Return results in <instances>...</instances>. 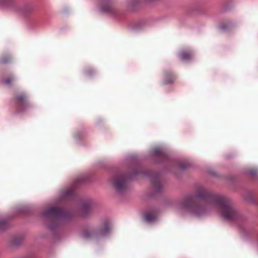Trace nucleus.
Segmentation results:
<instances>
[{
  "instance_id": "f257e3e1",
  "label": "nucleus",
  "mask_w": 258,
  "mask_h": 258,
  "mask_svg": "<svg viewBox=\"0 0 258 258\" xmlns=\"http://www.w3.org/2000/svg\"><path fill=\"white\" fill-rule=\"evenodd\" d=\"M176 206L178 209L187 210L197 216L204 215L215 210L228 220H236L239 217L238 212L229 199L204 187L198 189L195 195L184 197L177 203Z\"/></svg>"
},
{
  "instance_id": "f03ea898",
  "label": "nucleus",
  "mask_w": 258,
  "mask_h": 258,
  "mask_svg": "<svg viewBox=\"0 0 258 258\" xmlns=\"http://www.w3.org/2000/svg\"><path fill=\"white\" fill-rule=\"evenodd\" d=\"M43 215L47 219V225L52 230H54L61 221L71 217L70 213L57 207L47 209L43 213Z\"/></svg>"
},
{
  "instance_id": "7ed1b4c3",
  "label": "nucleus",
  "mask_w": 258,
  "mask_h": 258,
  "mask_svg": "<svg viewBox=\"0 0 258 258\" xmlns=\"http://www.w3.org/2000/svg\"><path fill=\"white\" fill-rule=\"evenodd\" d=\"M109 230V223L106 221L96 227H85L82 231V235L87 239L97 240L106 236Z\"/></svg>"
},
{
  "instance_id": "20e7f679",
  "label": "nucleus",
  "mask_w": 258,
  "mask_h": 258,
  "mask_svg": "<svg viewBox=\"0 0 258 258\" xmlns=\"http://www.w3.org/2000/svg\"><path fill=\"white\" fill-rule=\"evenodd\" d=\"M131 175L130 177H132ZM130 177L126 173H117L111 179V183L118 192H123L128 188V179Z\"/></svg>"
},
{
  "instance_id": "39448f33",
  "label": "nucleus",
  "mask_w": 258,
  "mask_h": 258,
  "mask_svg": "<svg viewBox=\"0 0 258 258\" xmlns=\"http://www.w3.org/2000/svg\"><path fill=\"white\" fill-rule=\"evenodd\" d=\"M16 101L17 102L18 107L20 108L21 110H24L27 108L30 107L31 104L28 100L27 95L24 93L18 94L16 97Z\"/></svg>"
},
{
  "instance_id": "423d86ee",
  "label": "nucleus",
  "mask_w": 258,
  "mask_h": 258,
  "mask_svg": "<svg viewBox=\"0 0 258 258\" xmlns=\"http://www.w3.org/2000/svg\"><path fill=\"white\" fill-rule=\"evenodd\" d=\"M152 186L156 192L161 191L162 190V184L160 181L158 174L154 173V176L151 178Z\"/></svg>"
},
{
  "instance_id": "0eeeda50",
  "label": "nucleus",
  "mask_w": 258,
  "mask_h": 258,
  "mask_svg": "<svg viewBox=\"0 0 258 258\" xmlns=\"http://www.w3.org/2000/svg\"><path fill=\"white\" fill-rule=\"evenodd\" d=\"M175 79V76L173 72L167 71L164 72V85L172 84Z\"/></svg>"
},
{
  "instance_id": "6e6552de",
  "label": "nucleus",
  "mask_w": 258,
  "mask_h": 258,
  "mask_svg": "<svg viewBox=\"0 0 258 258\" xmlns=\"http://www.w3.org/2000/svg\"><path fill=\"white\" fill-rule=\"evenodd\" d=\"M113 3L112 0H102L101 9L106 12H111L113 9Z\"/></svg>"
},
{
  "instance_id": "1a4fd4ad",
  "label": "nucleus",
  "mask_w": 258,
  "mask_h": 258,
  "mask_svg": "<svg viewBox=\"0 0 258 258\" xmlns=\"http://www.w3.org/2000/svg\"><path fill=\"white\" fill-rule=\"evenodd\" d=\"M157 216V212L155 210L148 211L145 213L144 219L147 222H151L155 220Z\"/></svg>"
},
{
  "instance_id": "9d476101",
  "label": "nucleus",
  "mask_w": 258,
  "mask_h": 258,
  "mask_svg": "<svg viewBox=\"0 0 258 258\" xmlns=\"http://www.w3.org/2000/svg\"><path fill=\"white\" fill-rule=\"evenodd\" d=\"M75 196V190L74 187H71L66 189L63 192V197L67 199H73Z\"/></svg>"
},
{
  "instance_id": "9b49d317",
  "label": "nucleus",
  "mask_w": 258,
  "mask_h": 258,
  "mask_svg": "<svg viewBox=\"0 0 258 258\" xmlns=\"http://www.w3.org/2000/svg\"><path fill=\"white\" fill-rule=\"evenodd\" d=\"M91 206L90 203H87L84 204L82 208L83 216L86 217L91 211Z\"/></svg>"
},
{
  "instance_id": "f8f14e48",
  "label": "nucleus",
  "mask_w": 258,
  "mask_h": 258,
  "mask_svg": "<svg viewBox=\"0 0 258 258\" xmlns=\"http://www.w3.org/2000/svg\"><path fill=\"white\" fill-rule=\"evenodd\" d=\"M178 56L182 60H188L191 58V54L189 51H182L179 53Z\"/></svg>"
},
{
  "instance_id": "ddd939ff",
  "label": "nucleus",
  "mask_w": 258,
  "mask_h": 258,
  "mask_svg": "<svg viewBox=\"0 0 258 258\" xmlns=\"http://www.w3.org/2000/svg\"><path fill=\"white\" fill-rule=\"evenodd\" d=\"M12 60V57L9 54L5 53L3 54L1 58H0V62L2 63H8L11 62Z\"/></svg>"
},
{
  "instance_id": "4468645a",
  "label": "nucleus",
  "mask_w": 258,
  "mask_h": 258,
  "mask_svg": "<svg viewBox=\"0 0 258 258\" xmlns=\"http://www.w3.org/2000/svg\"><path fill=\"white\" fill-rule=\"evenodd\" d=\"M153 154L160 158L164 159L166 158V155L162 152V151L159 148H155L153 150Z\"/></svg>"
},
{
  "instance_id": "2eb2a0df",
  "label": "nucleus",
  "mask_w": 258,
  "mask_h": 258,
  "mask_svg": "<svg viewBox=\"0 0 258 258\" xmlns=\"http://www.w3.org/2000/svg\"><path fill=\"white\" fill-rule=\"evenodd\" d=\"M8 226V223L6 220L3 219H0V230L5 229Z\"/></svg>"
},
{
  "instance_id": "dca6fc26",
  "label": "nucleus",
  "mask_w": 258,
  "mask_h": 258,
  "mask_svg": "<svg viewBox=\"0 0 258 258\" xmlns=\"http://www.w3.org/2000/svg\"><path fill=\"white\" fill-rule=\"evenodd\" d=\"M15 80V78L13 76H10L8 77V78H6L5 80H4V83L10 85L12 82H13Z\"/></svg>"
},
{
  "instance_id": "f3484780",
  "label": "nucleus",
  "mask_w": 258,
  "mask_h": 258,
  "mask_svg": "<svg viewBox=\"0 0 258 258\" xmlns=\"http://www.w3.org/2000/svg\"><path fill=\"white\" fill-rule=\"evenodd\" d=\"M95 73L94 70L92 68H88L85 70V74L87 76H91Z\"/></svg>"
},
{
  "instance_id": "a211bd4d",
  "label": "nucleus",
  "mask_w": 258,
  "mask_h": 258,
  "mask_svg": "<svg viewBox=\"0 0 258 258\" xmlns=\"http://www.w3.org/2000/svg\"><path fill=\"white\" fill-rule=\"evenodd\" d=\"M22 241V239L20 238H17L14 239L13 243L15 245H18L20 244L21 242Z\"/></svg>"
},
{
  "instance_id": "6ab92c4d",
  "label": "nucleus",
  "mask_w": 258,
  "mask_h": 258,
  "mask_svg": "<svg viewBox=\"0 0 258 258\" xmlns=\"http://www.w3.org/2000/svg\"><path fill=\"white\" fill-rule=\"evenodd\" d=\"M33 8L31 6H28L26 8V11H27L26 13H30L33 11Z\"/></svg>"
},
{
  "instance_id": "aec40b11",
  "label": "nucleus",
  "mask_w": 258,
  "mask_h": 258,
  "mask_svg": "<svg viewBox=\"0 0 258 258\" xmlns=\"http://www.w3.org/2000/svg\"><path fill=\"white\" fill-rule=\"evenodd\" d=\"M83 180H84V179H83V178H78L77 179L76 182L77 183H80L82 182L83 181Z\"/></svg>"
},
{
  "instance_id": "412c9836",
  "label": "nucleus",
  "mask_w": 258,
  "mask_h": 258,
  "mask_svg": "<svg viewBox=\"0 0 258 258\" xmlns=\"http://www.w3.org/2000/svg\"><path fill=\"white\" fill-rule=\"evenodd\" d=\"M12 0H0V2L2 3L6 4L7 3H8L9 2H11Z\"/></svg>"
}]
</instances>
